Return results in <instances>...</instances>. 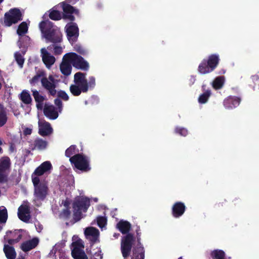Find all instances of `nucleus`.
Instances as JSON below:
<instances>
[{
	"instance_id": "f257e3e1",
	"label": "nucleus",
	"mask_w": 259,
	"mask_h": 259,
	"mask_svg": "<svg viewBox=\"0 0 259 259\" xmlns=\"http://www.w3.org/2000/svg\"><path fill=\"white\" fill-rule=\"evenodd\" d=\"M74 84L70 85L69 90L74 96H79L82 93H87L92 90L96 86V79L94 76L86 78V74L81 72H77L74 75Z\"/></svg>"
},
{
	"instance_id": "f03ea898",
	"label": "nucleus",
	"mask_w": 259,
	"mask_h": 259,
	"mask_svg": "<svg viewBox=\"0 0 259 259\" xmlns=\"http://www.w3.org/2000/svg\"><path fill=\"white\" fill-rule=\"evenodd\" d=\"M119 231L125 234L121 241V251L123 257H127L132 250L135 236L133 234L129 233L131 229V224L127 221H120L117 224Z\"/></svg>"
},
{
	"instance_id": "7ed1b4c3",
	"label": "nucleus",
	"mask_w": 259,
	"mask_h": 259,
	"mask_svg": "<svg viewBox=\"0 0 259 259\" xmlns=\"http://www.w3.org/2000/svg\"><path fill=\"white\" fill-rule=\"evenodd\" d=\"M39 28L42 37L47 42L57 44L62 41V33L60 29L51 21H41L39 24Z\"/></svg>"
},
{
	"instance_id": "20e7f679",
	"label": "nucleus",
	"mask_w": 259,
	"mask_h": 259,
	"mask_svg": "<svg viewBox=\"0 0 259 259\" xmlns=\"http://www.w3.org/2000/svg\"><path fill=\"white\" fill-rule=\"evenodd\" d=\"M90 205V199L87 197H78L75 198L72 203L74 223L78 222L83 218L82 212H86Z\"/></svg>"
},
{
	"instance_id": "39448f33",
	"label": "nucleus",
	"mask_w": 259,
	"mask_h": 259,
	"mask_svg": "<svg viewBox=\"0 0 259 259\" xmlns=\"http://www.w3.org/2000/svg\"><path fill=\"white\" fill-rule=\"evenodd\" d=\"M218 54H213L209 55L207 59H204L198 67V72L202 74H206L213 71L220 62Z\"/></svg>"
},
{
	"instance_id": "423d86ee",
	"label": "nucleus",
	"mask_w": 259,
	"mask_h": 259,
	"mask_svg": "<svg viewBox=\"0 0 259 259\" xmlns=\"http://www.w3.org/2000/svg\"><path fill=\"white\" fill-rule=\"evenodd\" d=\"M69 160L75 168L82 172H88L91 169L88 157L81 154H75L70 157Z\"/></svg>"
},
{
	"instance_id": "0eeeda50",
	"label": "nucleus",
	"mask_w": 259,
	"mask_h": 259,
	"mask_svg": "<svg viewBox=\"0 0 259 259\" xmlns=\"http://www.w3.org/2000/svg\"><path fill=\"white\" fill-rule=\"evenodd\" d=\"M11 160L8 156L0 158V184L7 183L11 170Z\"/></svg>"
},
{
	"instance_id": "6e6552de",
	"label": "nucleus",
	"mask_w": 259,
	"mask_h": 259,
	"mask_svg": "<svg viewBox=\"0 0 259 259\" xmlns=\"http://www.w3.org/2000/svg\"><path fill=\"white\" fill-rule=\"evenodd\" d=\"M22 19L23 15L18 8L11 9L4 15L3 25L6 27H10Z\"/></svg>"
},
{
	"instance_id": "1a4fd4ad",
	"label": "nucleus",
	"mask_w": 259,
	"mask_h": 259,
	"mask_svg": "<svg viewBox=\"0 0 259 259\" xmlns=\"http://www.w3.org/2000/svg\"><path fill=\"white\" fill-rule=\"evenodd\" d=\"M68 60L70 61L74 67L78 69L87 71L89 69V64L81 56L75 53L70 52L66 54Z\"/></svg>"
},
{
	"instance_id": "9d476101",
	"label": "nucleus",
	"mask_w": 259,
	"mask_h": 259,
	"mask_svg": "<svg viewBox=\"0 0 259 259\" xmlns=\"http://www.w3.org/2000/svg\"><path fill=\"white\" fill-rule=\"evenodd\" d=\"M41 83L42 87L48 92L50 95L52 96L56 95L57 80L52 75H49L48 78L45 76L41 78Z\"/></svg>"
},
{
	"instance_id": "9b49d317",
	"label": "nucleus",
	"mask_w": 259,
	"mask_h": 259,
	"mask_svg": "<svg viewBox=\"0 0 259 259\" xmlns=\"http://www.w3.org/2000/svg\"><path fill=\"white\" fill-rule=\"evenodd\" d=\"M67 37L69 41L72 45L75 42L79 36V28L75 23H68L66 26Z\"/></svg>"
},
{
	"instance_id": "f8f14e48",
	"label": "nucleus",
	"mask_w": 259,
	"mask_h": 259,
	"mask_svg": "<svg viewBox=\"0 0 259 259\" xmlns=\"http://www.w3.org/2000/svg\"><path fill=\"white\" fill-rule=\"evenodd\" d=\"M61 5L63 11V18L64 19H68L71 21H74L75 17L72 14H74L78 15L79 13V10L72 6L71 4L68 3L66 1L62 2Z\"/></svg>"
},
{
	"instance_id": "ddd939ff",
	"label": "nucleus",
	"mask_w": 259,
	"mask_h": 259,
	"mask_svg": "<svg viewBox=\"0 0 259 259\" xmlns=\"http://www.w3.org/2000/svg\"><path fill=\"white\" fill-rule=\"evenodd\" d=\"M72 244L74 247L71 251V254L74 259H88L84 251L80 248V247H83L82 243L79 241H76L73 242Z\"/></svg>"
},
{
	"instance_id": "4468645a",
	"label": "nucleus",
	"mask_w": 259,
	"mask_h": 259,
	"mask_svg": "<svg viewBox=\"0 0 259 259\" xmlns=\"http://www.w3.org/2000/svg\"><path fill=\"white\" fill-rule=\"evenodd\" d=\"M49 188L46 182H41L39 185L34 187V195L36 198L44 200L48 195Z\"/></svg>"
},
{
	"instance_id": "2eb2a0df",
	"label": "nucleus",
	"mask_w": 259,
	"mask_h": 259,
	"mask_svg": "<svg viewBox=\"0 0 259 259\" xmlns=\"http://www.w3.org/2000/svg\"><path fill=\"white\" fill-rule=\"evenodd\" d=\"M186 206L184 203L181 201L176 202L171 207V214L175 218H179L185 213Z\"/></svg>"
},
{
	"instance_id": "dca6fc26",
	"label": "nucleus",
	"mask_w": 259,
	"mask_h": 259,
	"mask_svg": "<svg viewBox=\"0 0 259 259\" xmlns=\"http://www.w3.org/2000/svg\"><path fill=\"white\" fill-rule=\"evenodd\" d=\"M53 132L51 124L46 120L38 121V134L42 136H49Z\"/></svg>"
},
{
	"instance_id": "f3484780",
	"label": "nucleus",
	"mask_w": 259,
	"mask_h": 259,
	"mask_svg": "<svg viewBox=\"0 0 259 259\" xmlns=\"http://www.w3.org/2000/svg\"><path fill=\"white\" fill-rule=\"evenodd\" d=\"M30 207L27 205H22L18 210V217L19 219L25 223H28L31 217L30 215Z\"/></svg>"
},
{
	"instance_id": "a211bd4d",
	"label": "nucleus",
	"mask_w": 259,
	"mask_h": 259,
	"mask_svg": "<svg viewBox=\"0 0 259 259\" xmlns=\"http://www.w3.org/2000/svg\"><path fill=\"white\" fill-rule=\"evenodd\" d=\"M241 100L239 97L230 96L224 100V106L226 108L233 109L239 105Z\"/></svg>"
},
{
	"instance_id": "6ab92c4d",
	"label": "nucleus",
	"mask_w": 259,
	"mask_h": 259,
	"mask_svg": "<svg viewBox=\"0 0 259 259\" xmlns=\"http://www.w3.org/2000/svg\"><path fill=\"white\" fill-rule=\"evenodd\" d=\"M71 62L68 60L66 54L63 58V61L60 64V70L61 73L65 76H68L71 74L72 70Z\"/></svg>"
},
{
	"instance_id": "aec40b11",
	"label": "nucleus",
	"mask_w": 259,
	"mask_h": 259,
	"mask_svg": "<svg viewBox=\"0 0 259 259\" xmlns=\"http://www.w3.org/2000/svg\"><path fill=\"white\" fill-rule=\"evenodd\" d=\"M38 238L34 237L30 240L23 242L21 244L20 248L24 252H26L35 248L38 245Z\"/></svg>"
},
{
	"instance_id": "412c9836",
	"label": "nucleus",
	"mask_w": 259,
	"mask_h": 259,
	"mask_svg": "<svg viewBox=\"0 0 259 259\" xmlns=\"http://www.w3.org/2000/svg\"><path fill=\"white\" fill-rule=\"evenodd\" d=\"M84 234L87 238L92 242V244H94L99 237V231L98 229L94 227H89L85 229Z\"/></svg>"
},
{
	"instance_id": "4be33fe9",
	"label": "nucleus",
	"mask_w": 259,
	"mask_h": 259,
	"mask_svg": "<svg viewBox=\"0 0 259 259\" xmlns=\"http://www.w3.org/2000/svg\"><path fill=\"white\" fill-rule=\"evenodd\" d=\"M145 249L142 243L139 245L137 243L136 245L133 247L132 259H145Z\"/></svg>"
},
{
	"instance_id": "5701e85b",
	"label": "nucleus",
	"mask_w": 259,
	"mask_h": 259,
	"mask_svg": "<svg viewBox=\"0 0 259 259\" xmlns=\"http://www.w3.org/2000/svg\"><path fill=\"white\" fill-rule=\"evenodd\" d=\"M42 60L47 67L49 68L52 66L55 62V58L51 55L45 48L41 49Z\"/></svg>"
},
{
	"instance_id": "b1692460",
	"label": "nucleus",
	"mask_w": 259,
	"mask_h": 259,
	"mask_svg": "<svg viewBox=\"0 0 259 259\" xmlns=\"http://www.w3.org/2000/svg\"><path fill=\"white\" fill-rule=\"evenodd\" d=\"M44 115L50 119L54 120L58 117V113L53 105H45L44 108Z\"/></svg>"
},
{
	"instance_id": "393cba45",
	"label": "nucleus",
	"mask_w": 259,
	"mask_h": 259,
	"mask_svg": "<svg viewBox=\"0 0 259 259\" xmlns=\"http://www.w3.org/2000/svg\"><path fill=\"white\" fill-rule=\"evenodd\" d=\"M52 168V165L51 162L49 161H46L42 163L35 169L33 174L37 176H40Z\"/></svg>"
},
{
	"instance_id": "a878e982",
	"label": "nucleus",
	"mask_w": 259,
	"mask_h": 259,
	"mask_svg": "<svg viewBox=\"0 0 259 259\" xmlns=\"http://www.w3.org/2000/svg\"><path fill=\"white\" fill-rule=\"evenodd\" d=\"M17 44L20 48H23L22 52L24 54L27 48L30 44V38L28 36L25 35L20 36Z\"/></svg>"
},
{
	"instance_id": "bb28decb",
	"label": "nucleus",
	"mask_w": 259,
	"mask_h": 259,
	"mask_svg": "<svg viewBox=\"0 0 259 259\" xmlns=\"http://www.w3.org/2000/svg\"><path fill=\"white\" fill-rule=\"evenodd\" d=\"M31 91L32 92V96L36 103V106L37 108L41 110L43 107L44 101L46 99L45 97L40 95L39 92L36 90H33Z\"/></svg>"
},
{
	"instance_id": "cd10ccee",
	"label": "nucleus",
	"mask_w": 259,
	"mask_h": 259,
	"mask_svg": "<svg viewBox=\"0 0 259 259\" xmlns=\"http://www.w3.org/2000/svg\"><path fill=\"white\" fill-rule=\"evenodd\" d=\"M48 143L47 141L41 138H36L33 142V147L31 148L32 150L37 149L38 150H44L47 147Z\"/></svg>"
},
{
	"instance_id": "c85d7f7f",
	"label": "nucleus",
	"mask_w": 259,
	"mask_h": 259,
	"mask_svg": "<svg viewBox=\"0 0 259 259\" xmlns=\"http://www.w3.org/2000/svg\"><path fill=\"white\" fill-rule=\"evenodd\" d=\"M3 250L7 259H15L17 253L14 247L5 244Z\"/></svg>"
},
{
	"instance_id": "c756f323",
	"label": "nucleus",
	"mask_w": 259,
	"mask_h": 259,
	"mask_svg": "<svg viewBox=\"0 0 259 259\" xmlns=\"http://www.w3.org/2000/svg\"><path fill=\"white\" fill-rule=\"evenodd\" d=\"M225 80V78L224 76L216 77L212 83L213 88L216 90L222 89L224 86Z\"/></svg>"
},
{
	"instance_id": "7c9ffc66",
	"label": "nucleus",
	"mask_w": 259,
	"mask_h": 259,
	"mask_svg": "<svg viewBox=\"0 0 259 259\" xmlns=\"http://www.w3.org/2000/svg\"><path fill=\"white\" fill-rule=\"evenodd\" d=\"M210 256L212 259H227L225 252L221 249L212 250L210 253Z\"/></svg>"
},
{
	"instance_id": "2f4dec72",
	"label": "nucleus",
	"mask_w": 259,
	"mask_h": 259,
	"mask_svg": "<svg viewBox=\"0 0 259 259\" xmlns=\"http://www.w3.org/2000/svg\"><path fill=\"white\" fill-rule=\"evenodd\" d=\"M8 117L6 109L0 104V127L3 126L7 122Z\"/></svg>"
},
{
	"instance_id": "473e14b6",
	"label": "nucleus",
	"mask_w": 259,
	"mask_h": 259,
	"mask_svg": "<svg viewBox=\"0 0 259 259\" xmlns=\"http://www.w3.org/2000/svg\"><path fill=\"white\" fill-rule=\"evenodd\" d=\"M19 99L25 104L28 105L31 104L32 98L27 91L23 90L20 95Z\"/></svg>"
},
{
	"instance_id": "72a5a7b5",
	"label": "nucleus",
	"mask_w": 259,
	"mask_h": 259,
	"mask_svg": "<svg viewBox=\"0 0 259 259\" xmlns=\"http://www.w3.org/2000/svg\"><path fill=\"white\" fill-rule=\"evenodd\" d=\"M28 27L26 22H22L18 26L17 33L19 36L24 35L28 31Z\"/></svg>"
},
{
	"instance_id": "f704fd0d",
	"label": "nucleus",
	"mask_w": 259,
	"mask_h": 259,
	"mask_svg": "<svg viewBox=\"0 0 259 259\" xmlns=\"http://www.w3.org/2000/svg\"><path fill=\"white\" fill-rule=\"evenodd\" d=\"M46 76V73L44 71H39L34 75L30 80V84H35L37 83L41 78Z\"/></svg>"
},
{
	"instance_id": "c9c22d12",
	"label": "nucleus",
	"mask_w": 259,
	"mask_h": 259,
	"mask_svg": "<svg viewBox=\"0 0 259 259\" xmlns=\"http://www.w3.org/2000/svg\"><path fill=\"white\" fill-rule=\"evenodd\" d=\"M211 95L210 90H207L203 94H201L198 98V102L200 104L206 103L209 97Z\"/></svg>"
},
{
	"instance_id": "e433bc0d",
	"label": "nucleus",
	"mask_w": 259,
	"mask_h": 259,
	"mask_svg": "<svg viewBox=\"0 0 259 259\" xmlns=\"http://www.w3.org/2000/svg\"><path fill=\"white\" fill-rule=\"evenodd\" d=\"M8 219L7 209L4 206L0 207V223L4 224L7 222Z\"/></svg>"
},
{
	"instance_id": "4c0bfd02",
	"label": "nucleus",
	"mask_w": 259,
	"mask_h": 259,
	"mask_svg": "<svg viewBox=\"0 0 259 259\" xmlns=\"http://www.w3.org/2000/svg\"><path fill=\"white\" fill-rule=\"evenodd\" d=\"M49 17L51 19L58 21L61 19L62 17L61 13L58 10H52L49 14Z\"/></svg>"
},
{
	"instance_id": "58836bf2",
	"label": "nucleus",
	"mask_w": 259,
	"mask_h": 259,
	"mask_svg": "<svg viewBox=\"0 0 259 259\" xmlns=\"http://www.w3.org/2000/svg\"><path fill=\"white\" fill-rule=\"evenodd\" d=\"M78 152V150L77 149L76 146L72 145L66 150L65 154L66 157L70 158V157H72V155Z\"/></svg>"
},
{
	"instance_id": "ea45409f",
	"label": "nucleus",
	"mask_w": 259,
	"mask_h": 259,
	"mask_svg": "<svg viewBox=\"0 0 259 259\" xmlns=\"http://www.w3.org/2000/svg\"><path fill=\"white\" fill-rule=\"evenodd\" d=\"M14 56L17 64L20 67H22L24 62V59L22 55L19 52H16Z\"/></svg>"
},
{
	"instance_id": "a19ab883",
	"label": "nucleus",
	"mask_w": 259,
	"mask_h": 259,
	"mask_svg": "<svg viewBox=\"0 0 259 259\" xmlns=\"http://www.w3.org/2000/svg\"><path fill=\"white\" fill-rule=\"evenodd\" d=\"M16 234L17 235V237L16 238H11L8 239L7 242L9 245H13L18 242H19L22 238V235L21 233H19L17 231Z\"/></svg>"
},
{
	"instance_id": "79ce46f5",
	"label": "nucleus",
	"mask_w": 259,
	"mask_h": 259,
	"mask_svg": "<svg viewBox=\"0 0 259 259\" xmlns=\"http://www.w3.org/2000/svg\"><path fill=\"white\" fill-rule=\"evenodd\" d=\"M251 79L253 84H250V85L252 87L254 90H255L256 88L259 89V76L257 75H252L251 76Z\"/></svg>"
},
{
	"instance_id": "37998d69",
	"label": "nucleus",
	"mask_w": 259,
	"mask_h": 259,
	"mask_svg": "<svg viewBox=\"0 0 259 259\" xmlns=\"http://www.w3.org/2000/svg\"><path fill=\"white\" fill-rule=\"evenodd\" d=\"M73 50L82 55H85L87 54L86 50L81 45L78 44L74 45Z\"/></svg>"
},
{
	"instance_id": "c03bdc74",
	"label": "nucleus",
	"mask_w": 259,
	"mask_h": 259,
	"mask_svg": "<svg viewBox=\"0 0 259 259\" xmlns=\"http://www.w3.org/2000/svg\"><path fill=\"white\" fill-rule=\"evenodd\" d=\"M175 132L177 134L184 137L187 136L188 134V131L187 129L180 127H177L175 130Z\"/></svg>"
},
{
	"instance_id": "a18cd8bd",
	"label": "nucleus",
	"mask_w": 259,
	"mask_h": 259,
	"mask_svg": "<svg viewBox=\"0 0 259 259\" xmlns=\"http://www.w3.org/2000/svg\"><path fill=\"white\" fill-rule=\"evenodd\" d=\"M136 236L135 237V240L136 239L137 243H139V245L142 243L141 242V229L139 226H137L136 229Z\"/></svg>"
},
{
	"instance_id": "49530a36",
	"label": "nucleus",
	"mask_w": 259,
	"mask_h": 259,
	"mask_svg": "<svg viewBox=\"0 0 259 259\" xmlns=\"http://www.w3.org/2000/svg\"><path fill=\"white\" fill-rule=\"evenodd\" d=\"M107 220L104 217H98L97 218V224L99 227L102 228L106 224Z\"/></svg>"
},
{
	"instance_id": "de8ad7c7",
	"label": "nucleus",
	"mask_w": 259,
	"mask_h": 259,
	"mask_svg": "<svg viewBox=\"0 0 259 259\" xmlns=\"http://www.w3.org/2000/svg\"><path fill=\"white\" fill-rule=\"evenodd\" d=\"M58 96L64 100V101H68L69 100V97L67 93L64 91H60L58 93Z\"/></svg>"
},
{
	"instance_id": "09e8293b",
	"label": "nucleus",
	"mask_w": 259,
	"mask_h": 259,
	"mask_svg": "<svg viewBox=\"0 0 259 259\" xmlns=\"http://www.w3.org/2000/svg\"><path fill=\"white\" fill-rule=\"evenodd\" d=\"M71 214V211L69 208H65L63 209L61 215L65 219H68Z\"/></svg>"
},
{
	"instance_id": "8fccbe9b",
	"label": "nucleus",
	"mask_w": 259,
	"mask_h": 259,
	"mask_svg": "<svg viewBox=\"0 0 259 259\" xmlns=\"http://www.w3.org/2000/svg\"><path fill=\"white\" fill-rule=\"evenodd\" d=\"M33 174L32 175V182L34 187H36L40 184L41 182H40L39 178L38 177H33Z\"/></svg>"
},
{
	"instance_id": "3c124183",
	"label": "nucleus",
	"mask_w": 259,
	"mask_h": 259,
	"mask_svg": "<svg viewBox=\"0 0 259 259\" xmlns=\"http://www.w3.org/2000/svg\"><path fill=\"white\" fill-rule=\"evenodd\" d=\"M63 51L62 48L60 46H54V53L55 55H59L62 54Z\"/></svg>"
},
{
	"instance_id": "603ef678",
	"label": "nucleus",
	"mask_w": 259,
	"mask_h": 259,
	"mask_svg": "<svg viewBox=\"0 0 259 259\" xmlns=\"http://www.w3.org/2000/svg\"><path fill=\"white\" fill-rule=\"evenodd\" d=\"M22 231V230L21 229L15 230L13 232L11 231H9L7 232V236H8L9 233H10L11 234V237H12V238H16L17 237V235H16V234H17L16 232L17 231L19 233H21Z\"/></svg>"
},
{
	"instance_id": "864d4df0",
	"label": "nucleus",
	"mask_w": 259,
	"mask_h": 259,
	"mask_svg": "<svg viewBox=\"0 0 259 259\" xmlns=\"http://www.w3.org/2000/svg\"><path fill=\"white\" fill-rule=\"evenodd\" d=\"M55 104L59 108L61 109L62 108V101L58 99H55L54 100Z\"/></svg>"
},
{
	"instance_id": "5fc2aeb1",
	"label": "nucleus",
	"mask_w": 259,
	"mask_h": 259,
	"mask_svg": "<svg viewBox=\"0 0 259 259\" xmlns=\"http://www.w3.org/2000/svg\"><path fill=\"white\" fill-rule=\"evenodd\" d=\"M31 133L32 129L29 127H26L23 131V134L24 136L30 135Z\"/></svg>"
},
{
	"instance_id": "6e6d98bb",
	"label": "nucleus",
	"mask_w": 259,
	"mask_h": 259,
	"mask_svg": "<svg viewBox=\"0 0 259 259\" xmlns=\"http://www.w3.org/2000/svg\"><path fill=\"white\" fill-rule=\"evenodd\" d=\"M63 205L66 207V208H69V206L70 205V202L68 200H66L63 202H62Z\"/></svg>"
},
{
	"instance_id": "4d7b16f0",
	"label": "nucleus",
	"mask_w": 259,
	"mask_h": 259,
	"mask_svg": "<svg viewBox=\"0 0 259 259\" xmlns=\"http://www.w3.org/2000/svg\"><path fill=\"white\" fill-rule=\"evenodd\" d=\"M78 0H66L68 3H70L72 5L75 4Z\"/></svg>"
},
{
	"instance_id": "13d9d810",
	"label": "nucleus",
	"mask_w": 259,
	"mask_h": 259,
	"mask_svg": "<svg viewBox=\"0 0 259 259\" xmlns=\"http://www.w3.org/2000/svg\"><path fill=\"white\" fill-rule=\"evenodd\" d=\"M38 228L39 230H38V232H40L42 229V226L41 225L38 226Z\"/></svg>"
},
{
	"instance_id": "bf43d9fd",
	"label": "nucleus",
	"mask_w": 259,
	"mask_h": 259,
	"mask_svg": "<svg viewBox=\"0 0 259 259\" xmlns=\"http://www.w3.org/2000/svg\"><path fill=\"white\" fill-rule=\"evenodd\" d=\"M3 149L0 147V154L3 153Z\"/></svg>"
},
{
	"instance_id": "052dcab7",
	"label": "nucleus",
	"mask_w": 259,
	"mask_h": 259,
	"mask_svg": "<svg viewBox=\"0 0 259 259\" xmlns=\"http://www.w3.org/2000/svg\"><path fill=\"white\" fill-rule=\"evenodd\" d=\"M26 153L27 154H29L30 153V151L28 150H27L26 151Z\"/></svg>"
},
{
	"instance_id": "680f3d73",
	"label": "nucleus",
	"mask_w": 259,
	"mask_h": 259,
	"mask_svg": "<svg viewBox=\"0 0 259 259\" xmlns=\"http://www.w3.org/2000/svg\"><path fill=\"white\" fill-rule=\"evenodd\" d=\"M10 148H11V151H12V152H13V148L12 145H11V146Z\"/></svg>"
},
{
	"instance_id": "e2e57ef3",
	"label": "nucleus",
	"mask_w": 259,
	"mask_h": 259,
	"mask_svg": "<svg viewBox=\"0 0 259 259\" xmlns=\"http://www.w3.org/2000/svg\"><path fill=\"white\" fill-rule=\"evenodd\" d=\"M3 145V141L2 140L0 139V145Z\"/></svg>"
},
{
	"instance_id": "0e129e2a",
	"label": "nucleus",
	"mask_w": 259,
	"mask_h": 259,
	"mask_svg": "<svg viewBox=\"0 0 259 259\" xmlns=\"http://www.w3.org/2000/svg\"><path fill=\"white\" fill-rule=\"evenodd\" d=\"M17 259H25L24 257L22 256L21 257H19Z\"/></svg>"
},
{
	"instance_id": "69168bd1",
	"label": "nucleus",
	"mask_w": 259,
	"mask_h": 259,
	"mask_svg": "<svg viewBox=\"0 0 259 259\" xmlns=\"http://www.w3.org/2000/svg\"><path fill=\"white\" fill-rule=\"evenodd\" d=\"M2 84L1 82H0V90L2 89Z\"/></svg>"
},
{
	"instance_id": "338daca9",
	"label": "nucleus",
	"mask_w": 259,
	"mask_h": 259,
	"mask_svg": "<svg viewBox=\"0 0 259 259\" xmlns=\"http://www.w3.org/2000/svg\"><path fill=\"white\" fill-rule=\"evenodd\" d=\"M239 200V198H236L234 201H237V200Z\"/></svg>"
},
{
	"instance_id": "774afa93",
	"label": "nucleus",
	"mask_w": 259,
	"mask_h": 259,
	"mask_svg": "<svg viewBox=\"0 0 259 259\" xmlns=\"http://www.w3.org/2000/svg\"><path fill=\"white\" fill-rule=\"evenodd\" d=\"M4 0H0V4L3 2Z\"/></svg>"
}]
</instances>
